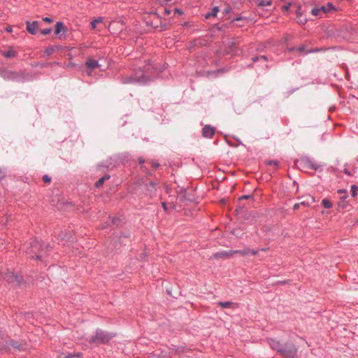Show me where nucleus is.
I'll use <instances>...</instances> for the list:
<instances>
[{"label": "nucleus", "mask_w": 358, "mask_h": 358, "mask_svg": "<svg viewBox=\"0 0 358 358\" xmlns=\"http://www.w3.org/2000/svg\"><path fill=\"white\" fill-rule=\"evenodd\" d=\"M266 342L268 344V345L272 350L276 351L278 353L279 350H281V348L283 345L280 343V341L269 337L266 338Z\"/></svg>", "instance_id": "obj_6"}, {"label": "nucleus", "mask_w": 358, "mask_h": 358, "mask_svg": "<svg viewBox=\"0 0 358 358\" xmlns=\"http://www.w3.org/2000/svg\"><path fill=\"white\" fill-rule=\"evenodd\" d=\"M266 62L268 61L267 59V57L266 56H259V57H255L252 58V62Z\"/></svg>", "instance_id": "obj_20"}, {"label": "nucleus", "mask_w": 358, "mask_h": 358, "mask_svg": "<svg viewBox=\"0 0 358 358\" xmlns=\"http://www.w3.org/2000/svg\"><path fill=\"white\" fill-rule=\"evenodd\" d=\"M300 205H301L300 203H295L293 207L294 210H297L299 208Z\"/></svg>", "instance_id": "obj_43"}, {"label": "nucleus", "mask_w": 358, "mask_h": 358, "mask_svg": "<svg viewBox=\"0 0 358 358\" xmlns=\"http://www.w3.org/2000/svg\"><path fill=\"white\" fill-rule=\"evenodd\" d=\"M64 29V26L63 22H57L55 24V34L58 35L61 33L62 31Z\"/></svg>", "instance_id": "obj_14"}, {"label": "nucleus", "mask_w": 358, "mask_h": 358, "mask_svg": "<svg viewBox=\"0 0 358 358\" xmlns=\"http://www.w3.org/2000/svg\"><path fill=\"white\" fill-rule=\"evenodd\" d=\"M320 10H321L322 15L324 16L326 13H329L325 7V6H322L320 7Z\"/></svg>", "instance_id": "obj_32"}, {"label": "nucleus", "mask_w": 358, "mask_h": 358, "mask_svg": "<svg viewBox=\"0 0 358 358\" xmlns=\"http://www.w3.org/2000/svg\"><path fill=\"white\" fill-rule=\"evenodd\" d=\"M146 77H147V76L143 75V76L138 77V78H129L128 81H124V83H133L134 81L143 82L145 80Z\"/></svg>", "instance_id": "obj_16"}, {"label": "nucleus", "mask_w": 358, "mask_h": 358, "mask_svg": "<svg viewBox=\"0 0 358 358\" xmlns=\"http://www.w3.org/2000/svg\"><path fill=\"white\" fill-rule=\"evenodd\" d=\"M51 31H52V29H50V28L44 29L41 30V33L43 35H48V34H50Z\"/></svg>", "instance_id": "obj_31"}, {"label": "nucleus", "mask_w": 358, "mask_h": 358, "mask_svg": "<svg viewBox=\"0 0 358 358\" xmlns=\"http://www.w3.org/2000/svg\"><path fill=\"white\" fill-rule=\"evenodd\" d=\"M343 171H344V173H345V174H347V175H348V176H351L350 172L347 169H345Z\"/></svg>", "instance_id": "obj_44"}, {"label": "nucleus", "mask_w": 358, "mask_h": 358, "mask_svg": "<svg viewBox=\"0 0 358 358\" xmlns=\"http://www.w3.org/2000/svg\"><path fill=\"white\" fill-rule=\"evenodd\" d=\"M271 4H272V1L271 0H268V1L261 0L259 2L258 6L259 7H264V6H271Z\"/></svg>", "instance_id": "obj_24"}, {"label": "nucleus", "mask_w": 358, "mask_h": 358, "mask_svg": "<svg viewBox=\"0 0 358 358\" xmlns=\"http://www.w3.org/2000/svg\"><path fill=\"white\" fill-rule=\"evenodd\" d=\"M27 24V30L29 33L31 34H36V31L38 29V23L37 21H34L32 22H30L29 21H27L26 22Z\"/></svg>", "instance_id": "obj_9"}, {"label": "nucleus", "mask_w": 358, "mask_h": 358, "mask_svg": "<svg viewBox=\"0 0 358 358\" xmlns=\"http://www.w3.org/2000/svg\"><path fill=\"white\" fill-rule=\"evenodd\" d=\"M54 48L52 47H49L46 48V50H45V55H46L47 56H50L52 54Z\"/></svg>", "instance_id": "obj_28"}, {"label": "nucleus", "mask_w": 358, "mask_h": 358, "mask_svg": "<svg viewBox=\"0 0 358 358\" xmlns=\"http://www.w3.org/2000/svg\"><path fill=\"white\" fill-rule=\"evenodd\" d=\"M85 66L90 71H87V74L91 76L92 70L99 66L98 61L92 59H88L85 62Z\"/></svg>", "instance_id": "obj_8"}, {"label": "nucleus", "mask_w": 358, "mask_h": 358, "mask_svg": "<svg viewBox=\"0 0 358 358\" xmlns=\"http://www.w3.org/2000/svg\"><path fill=\"white\" fill-rule=\"evenodd\" d=\"M337 192L340 194H343L342 199H346L348 196L347 190L344 189H338Z\"/></svg>", "instance_id": "obj_25"}, {"label": "nucleus", "mask_w": 358, "mask_h": 358, "mask_svg": "<svg viewBox=\"0 0 358 358\" xmlns=\"http://www.w3.org/2000/svg\"><path fill=\"white\" fill-rule=\"evenodd\" d=\"M50 180H51L50 178L48 176H47V175H45V176L43 177V181L44 182H45V183H46V182H50Z\"/></svg>", "instance_id": "obj_34"}, {"label": "nucleus", "mask_w": 358, "mask_h": 358, "mask_svg": "<svg viewBox=\"0 0 358 358\" xmlns=\"http://www.w3.org/2000/svg\"><path fill=\"white\" fill-rule=\"evenodd\" d=\"M248 196H243L241 197V199H248Z\"/></svg>", "instance_id": "obj_49"}, {"label": "nucleus", "mask_w": 358, "mask_h": 358, "mask_svg": "<svg viewBox=\"0 0 358 358\" xmlns=\"http://www.w3.org/2000/svg\"><path fill=\"white\" fill-rule=\"evenodd\" d=\"M357 189H358V187L355 185H353L351 187V194L353 197H355L357 196Z\"/></svg>", "instance_id": "obj_26"}, {"label": "nucleus", "mask_w": 358, "mask_h": 358, "mask_svg": "<svg viewBox=\"0 0 358 358\" xmlns=\"http://www.w3.org/2000/svg\"><path fill=\"white\" fill-rule=\"evenodd\" d=\"M298 163L303 168H306L308 169L311 170H317L319 169V166L314 164L310 159L308 158H302L300 159Z\"/></svg>", "instance_id": "obj_5"}, {"label": "nucleus", "mask_w": 358, "mask_h": 358, "mask_svg": "<svg viewBox=\"0 0 358 358\" xmlns=\"http://www.w3.org/2000/svg\"><path fill=\"white\" fill-rule=\"evenodd\" d=\"M231 253L234 255L235 254H240L243 256H245V255H247L249 254V251H248V249H246V250H231Z\"/></svg>", "instance_id": "obj_18"}, {"label": "nucleus", "mask_w": 358, "mask_h": 358, "mask_svg": "<svg viewBox=\"0 0 358 358\" xmlns=\"http://www.w3.org/2000/svg\"><path fill=\"white\" fill-rule=\"evenodd\" d=\"M176 11H177V12H178V13H179L180 14H181V13H182V12H180V10H178V9H176Z\"/></svg>", "instance_id": "obj_51"}, {"label": "nucleus", "mask_w": 358, "mask_h": 358, "mask_svg": "<svg viewBox=\"0 0 358 358\" xmlns=\"http://www.w3.org/2000/svg\"><path fill=\"white\" fill-rule=\"evenodd\" d=\"M162 207H163L164 210H166L167 208H168L166 203V202H162Z\"/></svg>", "instance_id": "obj_42"}, {"label": "nucleus", "mask_w": 358, "mask_h": 358, "mask_svg": "<svg viewBox=\"0 0 358 358\" xmlns=\"http://www.w3.org/2000/svg\"><path fill=\"white\" fill-rule=\"evenodd\" d=\"M310 13L313 16H316V17H323V15L321 13V10H320V7L313 8L311 10Z\"/></svg>", "instance_id": "obj_17"}, {"label": "nucleus", "mask_w": 358, "mask_h": 358, "mask_svg": "<svg viewBox=\"0 0 358 358\" xmlns=\"http://www.w3.org/2000/svg\"><path fill=\"white\" fill-rule=\"evenodd\" d=\"M115 334L108 333L101 329H97L95 335L92 336L89 340L90 343L106 344L108 343L113 337Z\"/></svg>", "instance_id": "obj_1"}, {"label": "nucleus", "mask_w": 358, "mask_h": 358, "mask_svg": "<svg viewBox=\"0 0 358 358\" xmlns=\"http://www.w3.org/2000/svg\"><path fill=\"white\" fill-rule=\"evenodd\" d=\"M90 24L92 29H96L97 31H100L103 27L110 28V27L112 25V22H110L108 25H107L104 17H99L97 18L94 19L91 22Z\"/></svg>", "instance_id": "obj_4"}, {"label": "nucleus", "mask_w": 358, "mask_h": 358, "mask_svg": "<svg viewBox=\"0 0 358 358\" xmlns=\"http://www.w3.org/2000/svg\"><path fill=\"white\" fill-rule=\"evenodd\" d=\"M261 250H262V251H266V250H267V249H266V248H262V249H261Z\"/></svg>", "instance_id": "obj_52"}, {"label": "nucleus", "mask_w": 358, "mask_h": 358, "mask_svg": "<svg viewBox=\"0 0 358 358\" xmlns=\"http://www.w3.org/2000/svg\"><path fill=\"white\" fill-rule=\"evenodd\" d=\"M310 195H309V196H308L306 197V201H310Z\"/></svg>", "instance_id": "obj_50"}, {"label": "nucleus", "mask_w": 358, "mask_h": 358, "mask_svg": "<svg viewBox=\"0 0 358 358\" xmlns=\"http://www.w3.org/2000/svg\"><path fill=\"white\" fill-rule=\"evenodd\" d=\"M357 162H358V157L356 158Z\"/></svg>", "instance_id": "obj_54"}, {"label": "nucleus", "mask_w": 358, "mask_h": 358, "mask_svg": "<svg viewBox=\"0 0 358 358\" xmlns=\"http://www.w3.org/2000/svg\"><path fill=\"white\" fill-rule=\"evenodd\" d=\"M3 341H0V350L4 351H9L11 348L18 349L21 350L22 348V345L19 344L16 341H13L12 340L6 338H2Z\"/></svg>", "instance_id": "obj_3"}, {"label": "nucleus", "mask_w": 358, "mask_h": 358, "mask_svg": "<svg viewBox=\"0 0 358 358\" xmlns=\"http://www.w3.org/2000/svg\"><path fill=\"white\" fill-rule=\"evenodd\" d=\"M233 256V254L229 251H221L213 255L212 257L215 259H228Z\"/></svg>", "instance_id": "obj_10"}, {"label": "nucleus", "mask_w": 358, "mask_h": 358, "mask_svg": "<svg viewBox=\"0 0 358 358\" xmlns=\"http://www.w3.org/2000/svg\"><path fill=\"white\" fill-rule=\"evenodd\" d=\"M150 66H151V65H150V64H147V65H145V66H143V69H142V71H143V72H145V73L146 71H149V70H150Z\"/></svg>", "instance_id": "obj_35"}, {"label": "nucleus", "mask_w": 358, "mask_h": 358, "mask_svg": "<svg viewBox=\"0 0 358 358\" xmlns=\"http://www.w3.org/2000/svg\"><path fill=\"white\" fill-rule=\"evenodd\" d=\"M152 166L155 169H156V168H157V167L159 166V164H157V163H155V162H152Z\"/></svg>", "instance_id": "obj_45"}, {"label": "nucleus", "mask_w": 358, "mask_h": 358, "mask_svg": "<svg viewBox=\"0 0 358 358\" xmlns=\"http://www.w3.org/2000/svg\"><path fill=\"white\" fill-rule=\"evenodd\" d=\"M74 356H78H78H80V355L79 354H76V355L69 354L67 356H66L65 358H71V357H73Z\"/></svg>", "instance_id": "obj_41"}, {"label": "nucleus", "mask_w": 358, "mask_h": 358, "mask_svg": "<svg viewBox=\"0 0 358 358\" xmlns=\"http://www.w3.org/2000/svg\"><path fill=\"white\" fill-rule=\"evenodd\" d=\"M299 52H303L305 54H307V53H309V52H312L313 51L312 50H310V51H305V49H304V46H301L299 47V48L296 49Z\"/></svg>", "instance_id": "obj_33"}, {"label": "nucleus", "mask_w": 358, "mask_h": 358, "mask_svg": "<svg viewBox=\"0 0 358 358\" xmlns=\"http://www.w3.org/2000/svg\"><path fill=\"white\" fill-rule=\"evenodd\" d=\"M322 203L325 208H331L332 207L331 202L327 199H324L322 201Z\"/></svg>", "instance_id": "obj_22"}, {"label": "nucleus", "mask_w": 358, "mask_h": 358, "mask_svg": "<svg viewBox=\"0 0 358 358\" xmlns=\"http://www.w3.org/2000/svg\"><path fill=\"white\" fill-rule=\"evenodd\" d=\"M144 162L145 161H144V159L143 158H141V157L138 158V162L140 164H143V163H144Z\"/></svg>", "instance_id": "obj_46"}, {"label": "nucleus", "mask_w": 358, "mask_h": 358, "mask_svg": "<svg viewBox=\"0 0 358 358\" xmlns=\"http://www.w3.org/2000/svg\"><path fill=\"white\" fill-rule=\"evenodd\" d=\"M6 31L7 32H12V31H13V28H12V27H11V26H7V27H6Z\"/></svg>", "instance_id": "obj_40"}, {"label": "nucleus", "mask_w": 358, "mask_h": 358, "mask_svg": "<svg viewBox=\"0 0 358 358\" xmlns=\"http://www.w3.org/2000/svg\"><path fill=\"white\" fill-rule=\"evenodd\" d=\"M41 255H36V258L37 259H41Z\"/></svg>", "instance_id": "obj_48"}, {"label": "nucleus", "mask_w": 358, "mask_h": 358, "mask_svg": "<svg viewBox=\"0 0 358 358\" xmlns=\"http://www.w3.org/2000/svg\"><path fill=\"white\" fill-rule=\"evenodd\" d=\"M266 164L270 166H273L275 169L278 167V162L277 161H268Z\"/></svg>", "instance_id": "obj_29"}, {"label": "nucleus", "mask_w": 358, "mask_h": 358, "mask_svg": "<svg viewBox=\"0 0 358 358\" xmlns=\"http://www.w3.org/2000/svg\"><path fill=\"white\" fill-rule=\"evenodd\" d=\"M6 278L9 282H13L14 279L17 283H20L22 280V277L18 275L13 276L12 274L7 275Z\"/></svg>", "instance_id": "obj_12"}, {"label": "nucleus", "mask_w": 358, "mask_h": 358, "mask_svg": "<svg viewBox=\"0 0 358 358\" xmlns=\"http://www.w3.org/2000/svg\"><path fill=\"white\" fill-rule=\"evenodd\" d=\"M357 222H358V219H357Z\"/></svg>", "instance_id": "obj_55"}, {"label": "nucleus", "mask_w": 358, "mask_h": 358, "mask_svg": "<svg viewBox=\"0 0 358 358\" xmlns=\"http://www.w3.org/2000/svg\"><path fill=\"white\" fill-rule=\"evenodd\" d=\"M231 11V8L229 7H226L223 11L224 14H228Z\"/></svg>", "instance_id": "obj_38"}, {"label": "nucleus", "mask_w": 358, "mask_h": 358, "mask_svg": "<svg viewBox=\"0 0 358 358\" xmlns=\"http://www.w3.org/2000/svg\"><path fill=\"white\" fill-rule=\"evenodd\" d=\"M294 49H295V48H292V49H289V51H292V50H294Z\"/></svg>", "instance_id": "obj_53"}, {"label": "nucleus", "mask_w": 358, "mask_h": 358, "mask_svg": "<svg viewBox=\"0 0 358 358\" xmlns=\"http://www.w3.org/2000/svg\"><path fill=\"white\" fill-rule=\"evenodd\" d=\"M241 20H246V19H245V18H243V17H236V19H234V20H232V22H234V21H241Z\"/></svg>", "instance_id": "obj_39"}, {"label": "nucleus", "mask_w": 358, "mask_h": 358, "mask_svg": "<svg viewBox=\"0 0 358 358\" xmlns=\"http://www.w3.org/2000/svg\"><path fill=\"white\" fill-rule=\"evenodd\" d=\"M249 254H251L252 255H256L258 253V250H253V249H248Z\"/></svg>", "instance_id": "obj_36"}, {"label": "nucleus", "mask_w": 358, "mask_h": 358, "mask_svg": "<svg viewBox=\"0 0 358 358\" xmlns=\"http://www.w3.org/2000/svg\"><path fill=\"white\" fill-rule=\"evenodd\" d=\"M315 201V197L313 196H310V201H303L300 203L301 205L303 206H310L311 203H313Z\"/></svg>", "instance_id": "obj_21"}, {"label": "nucleus", "mask_w": 358, "mask_h": 358, "mask_svg": "<svg viewBox=\"0 0 358 358\" xmlns=\"http://www.w3.org/2000/svg\"><path fill=\"white\" fill-rule=\"evenodd\" d=\"M43 20L47 23H51L52 22V20L48 17H43Z\"/></svg>", "instance_id": "obj_37"}, {"label": "nucleus", "mask_w": 358, "mask_h": 358, "mask_svg": "<svg viewBox=\"0 0 358 358\" xmlns=\"http://www.w3.org/2000/svg\"><path fill=\"white\" fill-rule=\"evenodd\" d=\"M298 349L293 343H284L279 350V354L284 358H296Z\"/></svg>", "instance_id": "obj_2"}, {"label": "nucleus", "mask_w": 358, "mask_h": 358, "mask_svg": "<svg viewBox=\"0 0 358 358\" xmlns=\"http://www.w3.org/2000/svg\"><path fill=\"white\" fill-rule=\"evenodd\" d=\"M3 55L7 58H12L15 57L16 52L13 50H9L6 52H3Z\"/></svg>", "instance_id": "obj_19"}, {"label": "nucleus", "mask_w": 358, "mask_h": 358, "mask_svg": "<svg viewBox=\"0 0 358 358\" xmlns=\"http://www.w3.org/2000/svg\"><path fill=\"white\" fill-rule=\"evenodd\" d=\"M37 245L38 243L36 242H34L32 244H31V247L32 248H36L37 247Z\"/></svg>", "instance_id": "obj_47"}, {"label": "nucleus", "mask_w": 358, "mask_h": 358, "mask_svg": "<svg viewBox=\"0 0 358 358\" xmlns=\"http://www.w3.org/2000/svg\"><path fill=\"white\" fill-rule=\"evenodd\" d=\"M325 7L329 13L335 10V8L331 3H328L325 5Z\"/></svg>", "instance_id": "obj_27"}, {"label": "nucleus", "mask_w": 358, "mask_h": 358, "mask_svg": "<svg viewBox=\"0 0 358 358\" xmlns=\"http://www.w3.org/2000/svg\"><path fill=\"white\" fill-rule=\"evenodd\" d=\"M232 304H233V303L231 301H224V302L220 301L218 303V305L223 308H230Z\"/></svg>", "instance_id": "obj_23"}, {"label": "nucleus", "mask_w": 358, "mask_h": 358, "mask_svg": "<svg viewBox=\"0 0 358 358\" xmlns=\"http://www.w3.org/2000/svg\"><path fill=\"white\" fill-rule=\"evenodd\" d=\"M219 11V8L217 6L214 7L211 12L208 13L205 15L206 19H210L211 17H215Z\"/></svg>", "instance_id": "obj_13"}, {"label": "nucleus", "mask_w": 358, "mask_h": 358, "mask_svg": "<svg viewBox=\"0 0 358 358\" xmlns=\"http://www.w3.org/2000/svg\"><path fill=\"white\" fill-rule=\"evenodd\" d=\"M215 132V129L210 125H206L202 129V136L205 138H212Z\"/></svg>", "instance_id": "obj_7"}, {"label": "nucleus", "mask_w": 358, "mask_h": 358, "mask_svg": "<svg viewBox=\"0 0 358 358\" xmlns=\"http://www.w3.org/2000/svg\"><path fill=\"white\" fill-rule=\"evenodd\" d=\"M301 6H298V8L296 10V15L297 17V22L298 23L301 24H305L307 22V18L306 17L303 16V13L301 10Z\"/></svg>", "instance_id": "obj_11"}, {"label": "nucleus", "mask_w": 358, "mask_h": 358, "mask_svg": "<svg viewBox=\"0 0 358 358\" xmlns=\"http://www.w3.org/2000/svg\"><path fill=\"white\" fill-rule=\"evenodd\" d=\"M291 6H292L291 3H287L285 4V5H283L282 6V10L283 12L287 11L289 9Z\"/></svg>", "instance_id": "obj_30"}, {"label": "nucleus", "mask_w": 358, "mask_h": 358, "mask_svg": "<svg viewBox=\"0 0 358 358\" xmlns=\"http://www.w3.org/2000/svg\"><path fill=\"white\" fill-rule=\"evenodd\" d=\"M109 178H110L109 175H105L104 176L101 178L98 181H96V182L95 183L96 187H101L103 185V184L104 183V182L106 180H108Z\"/></svg>", "instance_id": "obj_15"}]
</instances>
